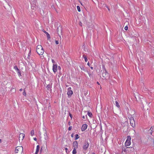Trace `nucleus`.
Masks as SVG:
<instances>
[{
	"mask_svg": "<svg viewBox=\"0 0 154 154\" xmlns=\"http://www.w3.org/2000/svg\"><path fill=\"white\" fill-rule=\"evenodd\" d=\"M72 126H70L68 128V130L69 131H70L72 130Z\"/></svg>",
	"mask_w": 154,
	"mask_h": 154,
	"instance_id": "nucleus-34",
	"label": "nucleus"
},
{
	"mask_svg": "<svg viewBox=\"0 0 154 154\" xmlns=\"http://www.w3.org/2000/svg\"><path fill=\"white\" fill-rule=\"evenodd\" d=\"M122 151H124V152H126L127 151V149H125L124 148H122Z\"/></svg>",
	"mask_w": 154,
	"mask_h": 154,
	"instance_id": "nucleus-33",
	"label": "nucleus"
},
{
	"mask_svg": "<svg viewBox=\"0 0 154 154\" xmlns=\"http://www.w3.org/2000/svg\"><path fill=\"white\" fill-rule=\"evenodd\" d=\"M80 67L82 70L85 71V70L83 66H80Z\"/></svg>",
	"mask_w": 154,
	"mask_h": 154,
	"instance_id": "nucleus-29",
	"label": "nucleus"
},
{
	"mask_svg": "<svg viewBox=\"0 0 154 154\" xmlns=\"http://www.w3.org/2000/svg\"><path fill=\"white\" fill-rule=\"evenodd\" d=\"M151 129V134H152V133L154 131V128L152 127H151V128L149 130Z\"/></svg>",
	"mask_w": 154,
	"mask_h": 154,
	"instance_id": "nucleus-25",
	"label": "nucleus"
},
{
	"mask_svg": "<svg viewBox=\"0 0 154 154\" xmlns=\"http://www.w3.org/2000/svg\"><path fill=\"white\" fill-rule=\"evenodd\" d=\"M80 3H81V5H82V3L81 2H80Z\"/></svg>",
	"mask_w": 154,
	"mask_h": 154,
	"instance_id": "nucleus-52",
	"label": "nucleus"
},
{
	"mask_svg": "<svg viewBox=\"0 0 154 154\" xmlns=\"http://www.w3.org/2000/svg\"><path fill=\"white\" fill-rule=\"evenodd\" d=\"M82 118H83V119H85V117L84 116H82Z\"/></svg>",
	"mask_w": 154,
	"mask_h": 154,
	"instance_id": "nucleus-50",
	"label": "nucleus"
},
{
	"mask_svg": "<svg viewBox=\"0 0 154 154\" xmlns=\"http://www.w3.org/2000/svg\"><path fill=\"white\" fill-rule=\"evenodd\" d=\"M126 149H127V150L130 151H133L134 150V148L133 147H127Z\"/></svg>",
	"mask_w": 154,
	"mask_h": 154,
	"instance_id": "nucleus-15",
	"label": "nucleus"
},
{
	"mask_svg": "<svg viewBox=\"0 0 154 154\" xmlns=\"http://www.w3.org/2000/svg\"><path fill=\"white\" fill-rule=\"evenodd\" d=\"M131 137L130 136H127V139L125 142V145L126 146H129L131 143Z\"/></svg>",
	"mask_w": 154,
	"mask_h": 154,
	"instance_id": "nucleus-4",
	"label": "nucleus"
},
{
	"mask_svg": "<svg viewBox=\"0 0 154 154\" xmlns=\"http://www.w3.org/2000/svg\"><path fill=\"white\" fill-rule=\"evenodd\" d=\"M14 69H15L17 71V70H19V69H18V68H17V67L16 66L14 67Z\"/></svg>",
	"mask_w": 154,
	"mask_h": 154,
	"instance_id": "nucleus-30",
	"label": "nucleus"
},
{
	"mask_svg": "<svg viewBox=\"0 0 154 154\" xmlns=\"http://www.w3.org/2000/svg\"><path fill=\"white\" fill-rule=\"evenodd\" d=\"M91 69H93V67L91 66Z\"/></svg>",
	"mask_w": 154,
	"mask_h": 154,
	"instance_id": "nucleus-47",
	"label": "nucleus"
},
{
	"mask_svg": "<svg viewBox=\"0 0 154 154\" xmlns=\"http://www.w3.org/2000/svg\"><path fill=\"white\" fill-rule=\"evenodd\" d=\"M82 23L81 22H80L79 23V24L80 26H82Z\"/></svg>",
	"mask_w": 154,
	"mask_h": 154,
	"instance_id": "nucleus-39",
	"label": "nucleus"
},
{
	"mask_svg": "<svg viewBox=\"0 0 154 154\" xmlns=\"http://www.w3.org/2000/svg\"><path fill=\"white\" fill-rule=\"evenodd\" d=\"M57 32L58 34L59 35V33H61L62 32V29L61 27L59 26L57 29Z\"/></svg>",
	"mask_w": 154,
	"mask_h": 154,
	"instance_id": "nucleus-13",
	"label": "nucleus"
},
{
	"mask_svg": "<svg viewBox=\"0 0 154 154\" xmlns=\"http://www.w3.org/2000/svg\"><path fill=\"white\" fill-rule=\"evenodd\" d=\"M97 83L98 84V85H100V83H99V82H97Z\"/></svg>",
	"mask_w": 154,
	"mask_h": 154,
	"instance_id": "nucleus-49",
	"label": "nucleus"
},
{
	"mask_svg": "<svg viewBox=\"0 0 154 154\" xmlns=\"http://www.w3.org/2000/svg\"><path fill=\"white\" fill-rule=\"evenodd\" d=\"M44 130L45 131V133L44 134V139L45 140H48L49 139V137L47 134L46 130L45 129V128H44Z\"/></svg>",
	"mask_w": 154,
	"mask_h": 154,
	"instance_id": "nucleus-11",
	"label": "nucleus"
},
{
	"mask_svg": "<svg viewBox=\"0 0 154 154\" xmlns=\"http://www.w3.org/2000/svg\"><path fill=\"white\" fill-rule=\"evenodd\" d=\"M52 63H55V61L53 59H52Z\"/></svg>",
	"mask_w": 154,
	"mask_h": 154,
	"instance_id": "nucleus-38",
	"label": "nucleus"
},
{
	"mask_svg": "<svg viewBox=\"0 0 154 154\" xmlns=\"http://www.w3.org/2000/svg\"><path fill=\"white\" fill-rule=\"evenodd\" d=\"M79 136L78 134H76L75 135V140H76L77 139H79Z\"/></svg>",
	"mask_w": 154,
	"mask_h": 154,
	"instance_id": "nucleus-21",
	"label": "nucleus"
},
{
	"mask_svg": "<svg viewBox=\"0 0 154 154\" xmlns=\"http://www.w3.org/2000/svg\"><path fill=\"white\" fill-rule=\"evenodd\" d=\"M131 125L134 128L135 127V122L134 120H132L130 121Z\"/></svg>",
	"mask_w": 154,
	"mask_h": 154,
	"instance_id": "nucleus-14",
	"label": "nucleus"
},
{
	"mask_svg": "<svg viewBox=\"0 0 154 154\" xmlns=\"http://www.w3.org/2000/svg\"><path fill=\"white\" fill-rule=\"evenodd\" d=\"M40 146L38 145L36 146V149L35 154H37L39 152Z\"/></svg>",
	"mask_w": 154,
	"mask_h": 154,
	"instance_id": "nucleus-16",
	"label": "nucleus"
},
{
	"mask_svg": "<svg viewBox=\"0 0 154 154\" xmlns=\"http://www.w3.org/2000/svg\"><path fill=\"white\" fill-rule=\"evenodd\" d=\"M36 52L39 55H42L44 51L41 45H38L36 47Z\"/></svg>",
	"mask_w": 154,
	"mask_h": 154,
	"instance_id": "nucleus-2",
	"label": "nucleus"
},
{
	"mask_svg": "<svg viewBox=\"0 0 154 154\" xmlns=\"http://www.w3.org/2000/svg\"><path fill=\"white\" fill-rule=\"evenodd\" d=\"M46 88H47L48 89H49L50 88H51V86L50 85H48L47 86H46Z\"/></svg>",
	"mask_w": 154,
	"mask_h": 154,
	"instance_id": "nucleus-28",
	"label": "nucleus"
},
{
	"mask_svg": "<svg viewBox=\"0 0 154 154\" xmlns=\"http://www.w3.org/2000/svg\"><path fill=\"white\" fill-rule=\"evenodd\" d=\"M55 43H56V44H57H57H59V42H58V41L57 40L56 41Z\"/></svg>",
	"mask_w": 154,
	"mask_h": 154,
	"instance_id": "nucleus-36",
	"label": "nucleus"
},
{
	"mask_svg": "<svg viewBox=\"0 0 154 154\" xmlns=\"http://www.w3.org/2000/svg\"><path fill=\"white\" fill-rule=\"evenodd\" d=\"M87 65L89 66H90V63L89 62H88L87 63Z\"/></svg>",
	"mask_w": 154,
	"mask_h": 154,
	"instance_id": "nucleus-43",
	"label": "nucleus"
},
{
	"mask_svg": "<svg viewBox=\"0 0 154 154\" xmlns=\"http://www.w3.org/2000/svg\"><path fill=\"white\" fill-rule=\"evenodd\" d=\"M92 154H96L94 152H93Z\"/></svg>",
	"mask_w": 154,
	"mask_h": 154,
	"instance_id": "nucleus-51",
	"label": "nucleus"
},
{
	"mask_svg": "<svg viewBox=\"0 0 154 154\" xmlns=\"http://www.w3.org/2000/svg\"><path fill=\"white\" fill-rule=\"evenodd\" d=\"M73 135H74V134L73 133H72L71 135V137H73Z\"/></svg>",
	"mask_w": 154,
	"mask_h": 154,
	"instance_id": "nucleus-41",
	"label": "nucleus"
},
{
	"mask_svg": "<svg viewBox=\"0 0 154 154\" xmlns=\"http://www.w3.org/2000/svg\"><path fill=\"white\" fill-rule=\"evenodd\" d=\"M69 115L70 117L71 118V119H72V115L70 113H69Z\"/></svg>",
	"mask_w": 154,
	"mask_h": 154,
	"instance_id": "nucleus-37",
	"label": "nucleus"
},
{
	"mask_svg": "<svg viewBox=\"0 0 154 154\" xmlns=\"http://www.w3.org/2000/svg\"><path fill=\"white\" fill-rule=\"evenodd\" d=\"M88 74L89 75V76H90H90H91V74L90 73H88Z\"/></svg>",
	"mask_w": 154,
	"mask_h": 154,
	"instance_id": "nucleus-46",
	"label": "nucleus"
},
{
	"mask_svg": "<svg viewBox=\"0 0 154 154\" xmlns=\"http://www.w3.org/2000/svg\"><path fill=\"white\" fill-rule=\"evenodd\" d=\"M73 147L74 148H78V143L77 141H74L72 143Z\"/></svg>",
	"mask_w": 154,
	"mask_h": 154,
	"instance_id": "nucleus-9",
	"label": "nucleus"
},
{
	"mask_svg": "<svg viewBox=\"0 0 154 154\" xmlns=\"http://www.w3.org/2000/svg\"><path fill=\"white\" fill-rule=\"evenodd\" d=\"M88 116L90 117H92L93 116L92 113L91 112H90L89 111H88Z\"/></svg>",
	"mask_w": 154,
	"mask_h": 154,
	"instance_id": "nucleus-19",
	"label": "nucleus"
},
{
	"mask_svg": "<svg viewBox=\"0 0 154 154\" xmlns=\"http://www.w3.org/2000/svg\"><path fill=\"white\" fill-rule=\"evenodd\" d=\"M23 149L22 146H17L15 149V152L16 153H21L23 151Z\"/></svg>",
	"mask_w": 154,
	"mask_h": 154,
	"instance_id": "nucleus-3",
	"label": "nucleus"
},
{
	"mask_svg": "<svg viewBox=\"0 0 154 154\" xmlns=\"http://www.w3.org/2000/svg\"><path fill=\"white\" fill-rule=\"evenodd\" d=\"M71 87H69L68 89V91L67 93V94L68 96V97H70L73 94V91H72L71 90Z\"/></svg>",
	"mask_w": 154,
	"mask_h": 154,
	"instance_id": "nucleus-7",
	"label": "nucleus"
},
{
	"mask_svg": "<svg viewBox=\"0 0 154 154\" xmlns=\"http://www.w3.org/2000/svg\"><path fill=\"white\" fill-rule=\"evenodd\" d=\"M77 9L79 12H80L81 11V9L80 7L79 6H77Z\"/></svg>",
	"mask_w": 154,
	"mask_h": 154,
	"instance_id": "nucleus-27",
	"label": "nucleus"
},
{
	"mask_svg": "<svg viewBox=\"0 0 154 154\" xmlns=\"http://www.w3.org/2000/svg\"><path fill=\"white\" fill-rule=\"evenodd\" d=\"M25 134H23V133H20V134H19V140H20V139H21V140H23L24 137H25Z\"/></svg>",
	"mask_w": 154,
	"mask_h": 154,
	"instance_id": "nucleus-12",
	"label": "nucleus"
},
{
	"mask_svg": "<svg viewBox=\"0 0 154 154\" xmlns=\"http://www.w3.org/2000/svg\"><path fill=\"white\" fill-rule=\"evenodd\" d=\"M89 146V143L88 141H85L84 144L83 146V148L84 150H86L88 148Z\"/></svg>",
	"mask_w": 154,
	"mask_h": 154,
	"instance_id": "nucleus-5",
	"label": "nucleus"
},
{
	"mask_svg": "<svg viewBox=\"0 0 154 154\" xmlns=\"http://www.w3.org/2000/svg\"><path fill=\"white\" fill-rule=\"evenodd\" d=\"M17 71L19 76H20L21 75V72L19 69V70H17Z\"/></svg>",
	"mask_w": 154,
	"mask_h": 154,
	"instance_id": "nucleus-24",
	"label": "nucleus"
},
{
	"mask_svg": "<svg viewBox=\"0 0 154 154\" xmlns=\"http://www.w3.org/2000/svg\"><path fill=\"white\" fill-rule=\"evenodd\" d=\"M23 94L24 96H26V92L25 91V89L23 90Z\"/></svg>",
	"mask_w": 154,
	"mask_h": 154,
	"instance_id": "nucleus-31",
	"label": "nucleus"
},
{
	"mask_svg": "<svg viewBox=\"0 0 154 154\" xmlns=\"http://www.w3.org/2000/svg\"><path fill=\"white\" fill-rule=\"evenodd\" d=\"M68 125L69 126H70V125H71V122H68Z\"/></svg>",
	"mask_w": 154,
	"mask_h": 154,
	"instance_id": "nucleus-42",
	"label": "nucleus"
},
{
	"mask_svg": "<svg viewBox=\"0 0 154 154\" xmlns=\"http://www.w3.org/2000/svg\"><path fill=\"white\" fill-rule=\"evenodd\" d=\"M125 29L126 30H127L128 29V27L127 26H126L125 27Z\"/></svg>",
	"mask_w": 154,
	"mask_h": 154,
	"instance_id": "nucleus-35",
	"label": "nucleus"
},
{
	"mask_svg": "<svg viewBox=\"0 0 154 154\" xmlns=\"http://www.w3.org/2000/svg\"><path fill=\"white\" fill-rule=\"evenodd\" d=\"M77 148H73V149L72 151V154H76L77 152L76 151V149Z\"/></svg>",
	"mask_w": 154,
	"mask_h": 154,
	"instance_id": "nucleus-20",
	"label": "nucleus"
},
{
	"mask_svg": "<svg viewBox=\"0 0 154 154\" xmlns=\"http://www.w3.org/2000/svg\"><path fill=\"white\" fill-rule=\"evenodd\" d=\"M44 33H45L46 35H47V37L48 38V40H49V39H50V35L48 34V33L46 31H44Z\"/></svg>",
	"mask_w": 154,
	"mask_h": 154,
	"instance_id": "nucleus-17",
	"label": "nucleus"
},
{
	"mask_svg": "<svg viewBox=\"0 0 154 154\" xmlns=\"http://www.w3.org/2000/svg\"><path fill=\"white\" fill-rule=\"evenodd\" d=\"M128 117L130 119V121H132V120H134V118L133 117L131 116V115L130 114L128 115Z\"/></svg>",
	"mask_w": 154,
	"mask_h": 154,
	"instance_id": "nucleus-18",
	"label": "nucleus"
},
{
	"mask_svg": "<svg viewBox=\"0 0 154 154\" xmlns=\"http://www.w3.org/2000/svg\"><path fill=\"white\" fill-rule=\"evenodd\" d=\"M57 64L54 63L53 67V72L55 73L57 70Z\"/></svg>",
	"mask_w": 154,
	"mask_h": 154,
	"instance_id": "nucleus-8",
	"label": "nucleus"
},
{
	"mask_svg": "<svg viewBox=\"0 0 154 154\" xmlns=\"http://www.w3.org/2000/svg\"><path fill=\"white\" fill-rule=\"evenodd\" d=\"M58 68H59V69H60L61 68H60V66H58Z\"/></svg>",
	"mask_w": 154,
	"mask_h": 154,
	"instance_id": "nucleus-48",
	"label": "nucleus"
},
{
	"mask_svg": "<svg viewBox=\"0 0 154 154\" xmlns=\"http://www.w3.org/2000/svg\"><path fill=\"white\" fill-rule=\"evenodd\" d=\"M34 140H35V141H36L37 140V138L36 137L34 138Z\"/></svg>",
	"mask_w": 154,
	"mask_h": 154,
	"instance_id": "nucleus-44",
	"label": "nucleus"
},
{
	"mask_svg": "<svg viewBox=\"0 0 154 154\" xmlns=\"http://www.w3.org/2000/svg\"><path fill=\"white\" fill-rule=\"evenodd\" d=\"M102 69L103 70H101V72L103 79H107V78H109V74L106 71L105 66L104 65L102 66Z\"/></svg>",
	"mask_w": 154,
	"mask_h": 154,
	"instance_id": "nucleus-1",
	"label": "nucleus"
},
{
	"mask_svg": "<svg viewBox=\"0 0 154 154\" xmlns=\"http://www.w3.org/2000/svg\"><path fill=\"white\" fill-rule=\"evenodd\" d=\"M87 125L86 124H83L81 128V130L82 131H85L87 128Z\"/></svg>",
	"mask_w": 154,
	"mask_h": 154,
	"instance_id": "nucleus-10",
	"label": "nucleus"
},
{
	"mask_svg": "<svg viewBox=\"0 0 154 154\" xmlns=\"http://www.w3.org/2000/svg\"><path fill=\"white\" fill-rule=\"evenodd\" d=\"M65 149L66 150V152L67 153V150H68V149L67 148H65Z\"/></svg>",
	"mask_w": 154,
	"mask_h": 154,
	"instance_id": "nucleus-40",
	"label": "nucleus"
},
{
	"mask_svg": "<svg viewBox=\"0 0 154 154\" xmlns=\"http://www.w3.org/2000/svg\"><path fill=\"white\" fill-rule=\"evenodd\" d=\"M115 102L116 106L118 108H119L120 106L119 105V103L117 101H116Z\"/></svg>",
	"mask_w": 154,
	"mask_h": 154,
	"instance_id": "nucleus-22",
	"label": "nucleus"
},
{
	"mask_svg": "<svg viewBox=\"0 0 154 154\" xmlns=\"http://www.w3.org/2000/svg\"><path fill=\"white\" fill-rule=\"evenodd\" d=\"M148 141L150 143V145L154 146V138H149Z\"/></svg>",
	"mask_w": 154,
	"mask_h": 154,
	"instance_id": "nucleus-6",
	"label": "nucleus"
},
{
	"mask_svg": "<svg viewBox=\"0 0 154 154\" xmlns=\"http://www.w3.org/2000/svg\"><path fill=\"white\" fill-rule=\"evenodd\" d=\"M34 134V130H32L31 131V136H33Z\"/></svg>",
	"mask_w": 154,
	"mask_h": 154,
	"instance_id": "nucleus-26",
	"label": "nucleus"
},
{
	"mask_svg": "<svg viewBox=\"0 0 154 154\" xmlns=\"http://www.w3.org/2000/svg\"><path fill=\"white\" fill-rule=\"evenodd\" d=\"M23 91V89L22 88H21L20 89V91Z\"/></svg>",
	"mask_w": 154,
	"mask_h": 154,
	"instance_id": "nucleus-45",
	"label": "nucleus"
},
{
	"mask_svg": "<svg viewBox=\"0 0 154 154\" xmlns=\"http://www.w3.org/2000/svg\"><path fill=\"white\" fill-rule=\"evenodd\" d=\"M83 57L85 59V62H87L88 61L87 57L86 56H85V55H83Z\"/></svg>",
	"mask_w": 154,
	"mask_h": 154,
	"instance_id": "nucleus-23",
	"label": "nucleus"
},
{
	"mask_svg": "<svg viewBox=\"0 0 154 154\" xmlns=\"http://www.w3.org/2000/svg\"><path fill=\"white\" fill-rule=\"evenodd\" d=\"M43 148V147L42 146L41 147V149H40V153L41 154L42 152V148Z\"/></svg>",
	"mask_w": 154,
	"mask_h": 154,
	"instance_id": "nucleus-32",
	"label": "nucleus"
}]
</instances>
